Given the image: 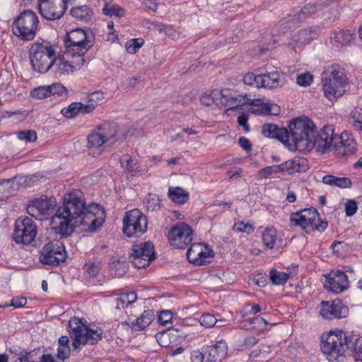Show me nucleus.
<instances>
[{"instance_id": "c756f323", "label": "nucleus", "mask_w": 362, "mask_h": 362, "mask_svg": "<svg viewBox=\"0 0 362 362\" xmlns=\"http://www.w3.org/2000/svg\"><path fill=\"white\" fill-rule=\"evenodd\" d=\"M262 240L264 246L271 250L279 247L281 243L274 227H267L262 231Z\"/></svg>"}, {"instance_id": "052dcab7", "label": "nucleus", "mask_w": 362, "mask_h": 362, "mask_svg": "<svg viewBox=\"0 0 362 362\" xmlns=\"http://www.w3.org/2000/svg\"><path fill=\"white\" fill-rule=\"evenodd\" d=\"M233 230L238 232L246 233L250 234L253 231V228L250 223H245L243 221L234 224Z\"/></svg>"}, {"instance_id": "aec40b11", "label": "nucleus", "mask_w": 362, "mask_h": 362, "mask_svg": "<svg viewBox=\"0 0 362 362\" xmlns=\"http://www.w3.org/2000/svg\"><path fill=\"white\" fill-rule=\"evenodd\" d=\"M333 149L338 157L344 158L356 152V144L350 133L344 132L341 134H335Z\"/></svg>"}, {"instance_id": "6e6552de", "label": "nucleus", "mask_w": 362, "mask_h": 362, "mask_svg": "<svg viewBox=\"0 0 362 362\" xmlns=\"http://www.w3.org/2000/svg\"><path fill=\"white\" fill-rule=\"evenodd\" d=\"M54 57V49L47 42H35L30 48L32 67L40 73H46L51 69Z\"/></svg>"}, {"instance_id": "a19ab883", "label": "nucleus", "mask_w": 362, "mask_h": 362, "mask_svg": "<svg viewBox=\"0 0 362 362\" xmlns=\"http://www.w3.org/2000/svg\"><path fill=\"white\" fill-rule=\"evenodd\" d=\"M349 122L357 130L362 131V109L356 108L352 111Z\"/></svg>"}, {"instance_id": "e2e57ef3", "label": "nucleus", "mask_w": 362, "mask_h": 362, "mask_svg": "<svg viewBox=\"0 0 362 362\" xmlns=\"http://www.w3.org/2000/svg\"><path fill=\"white\" fill-rule=\"evenodd\" d=\"M169 334L167 332H159L156 334V340L162 347H167L169 346Z\"/></svg>"}, {"instance_id": "37998d69", "label": "nucleus", "mask_w": 362, "mask_h": 362, "mask_svg": "<svg viewBox=\"0 0 362 362\" xmlns=\"http://www.w3.org/2000/svg\"><path fill=\"white\" fill-rule=\"evenodd\" d=\"M352 343L349 346L353 350L356 361H362V337L354 339L351 337Z\"/></svg>"}, {"instance_id": "bb28decb", "label": "nucleus", "mask_w": 362, "mask_h": 362, "mask_svg": "<svg viewBox=\"0 0 362 362\" xmlns=\"http://www.w3.org/2000/svg\"><path fill=\"white\" fill-rule=\"evenodd\" d=\"M354 40V35L349 30L334 31L330 37L332 45L337 49L350 46Z\"/></svg>"}, {"instance_id": "a18cd8bd", "label": "nucleus", "mask_w": 362, "mask_h": 362, "mask_svg": "<svg viewBox=\"0 0 362 362\" xmlns=\"http://www.w3.org/2000/svg\"><path fill=\"white\" fill-rule=\"evenodd\" d=\"M280 165L267 166L259 170L258 176L260 180L266 179L274 173H281Z\"/></svg>"}, {"instance_id": "bf43d9fd", "label": "nucleus", "mask_w": 362, "mask_h": 362, "mask_svg": "<svg viewBox=\"0 0 362 362\" xmlns=\"http://www.w3.org/2000/svg\"><path fill=\"white\" fill-rule=\"evenodd\" d=\"M313 81V76L308 73H304L297 76L296 82L300 86H308Z\"/></svg>"}, {"instance_id": "412c9836", "label": "nucleus", "mask_w": 362, "mask_h": 362, "mask_svg": "<svg viewBox=\"0 0 362 362\" xmlns=\"http://www.w3.org/2000/svg\"><path fill=\"white\" fill-rule=\"evenodd\" d=\"M320 314L325 319L342 318L348 315L349 308L339 299L322 301L320 305Z\"/></svg>"}, {"instance_id": "7ed1b4c3", "label": "nucleus", "mask_w": 362, "mask_h": 362, "mask_svg": "<svg viewBox=\"0 0 362 362\" xmlns=\"http://www.w3.org/2000/svg\"><path fill=\"white\" fill-rule=\"evenodd\" d=\"M69 328L70 337L73 339L72 346L75 349L81 345H93L102 339V329L98 327L91 329L84 319L72 317L69 321Z\"/></svg>"}, {"instance_id": "0e129e2a", "label": "nucleus", "mask_w": 362, "mask_h": 362, "mask_svg": "<svg viewBox=\"0 0 362 362\" xmlns=\"http://www.w3.org/2000/svg\"><path fill=\"white\" fill-rule=\"evenodd\" d=\"M173 318V313L170 310H163L158 315V320L162 325H165Z\"/></svg>"}, {"instance_id": "5fc2aeb1", "label": "nucleus", "mask_w": 362, "mask_h": 362, "mask_svg": "<svg viewBox=\"0 0 362 362\" xmlns=\"http://www.w3.org/2000/svg\"><path fill=\"white\" fill-rule=\"evenodd\" d=\"M104 99V94L102 91H94L87 96L88 103H90L94 105V107H96L97 105L99 102Z\"/></svg>"}, {"instance_id": "20e7f679", "label": "nucleus", "mask_w": 362, "mask_h": 362, "mask_svg": "<svg viewBox=\"0 0 362 362\" xmlns=\"http://www.w3.org/2000/svg\"><path fill=\"white\" fill-rule=\"evenodd\" d=\"M348 78L338 64L328 67L322 75V84L325 96L333 100L343 95Z\"/></svg>"}, {"instance_id": "2f4dec72", "label": "nucleus", "mask_w": 362, "mask_h": 362, "mask_svg": "<svg viewBox=\"0 0 362 362\" xmlns=\"http://www.w3.org/2000/svg\"><path fill=\"white\" fill-rule=\"evenodd\" d=\"M97 129L107 142L114 141L118 132V126L114 122H104Z\"/></svg>"}, {"instance_id": "dca6fc26", "label": "nucleus", "mask_w": 362, "mask_h": 362, "mask_svg": "<svg viewBox=\"0 0 362 362\" xmlns=\"http://www.w3.org/2000/svg\"><path fill=\"white\" fill-rule=\"evenodd\" d=\"M69 0H37L41 16L50 21L59 19L67 9Z\"/></svg>"}, {"instance_id": "8fccbe9b", "label": "nucleus", "mask_w": 362, "mask_h": 362, "mask_svg": "<svg viewBox=\"0 0 362 362\" xmlns=\"http://www.w3.org/2000/svg\"><path fill=\"white\" fill-rule=\"evenodd\" d=\"M31 96L37 99H43L49 97L48 86H40L33 89L31 92Z\"/></svg>"}, {"instance_id": "338daca9", "label": "nucleus", "mask_w": 362, "mask_h": 362, "mask_svg": "<svg viewBox=\"0 0 362 362\" xmlns=\"http://www.w3.org/2000/svg\"><path fill=\"white\" fill-rule=\"evenodd\" d=\"M205 358V350L202 352L199 350L193 351L191 353V359L192 362H203Z\"/></svg>"}, {"instance_id": "f704fd0d", "label": "nucleus", "mask_w": 362, "mask_h": 362, "mask_svg": "<svg viewBox=\"0 0 362 362\" xmlns=\"http://www.w3.org/2000/svg\"><path fill=\"white\" fill-rule=\"evenodd\" d=\"M70 13L76 20L88 21L90 19L93 11L90 8L85 5L73 8Z\"/></svg>"}, {"instance_id": "72a5a7b5", "label": "nucleus", "mask_w": 362, "mask_h": 362, "mask_svg": "<svg viewBox=\"0 0 362 362\" xmlns=\"http://www.w3.org/2000/svg\"><path fill=\"white\" fill-rule=\"evenodd\" d=\"M168 195L173 202L180 204H185L189 199V193L179 187H169Z\"/></svg>"}, {"instance_id": "de8ad7c7", "label": "nucleus", "mask_w": 362, "mask_h": 362, "mask_svg": "<svg viewBox=\"0 0 362 362\" xmlns=\"http://www.w3.org/2000/svg\"><path fill=\"white\" fill-rule=\"evenodd\" d=\"M27 303V298L23 296H16L11 300L10 304L5 303L4 305H0V308H5L8 306H13L15 308H19L23 307Z\"/></svg>"}, {"instance_id": "ddd939ff", "label": "nucleus", "mask_w": 362, "mask_h": 362, "mask_svg": "<svg viewBox=\"0 0 362 362\" xmlns=\"http://www.w3.org/2000/svg\"><path fill=\"white\" fill-rule=\"evenodd\" d=\"M130 258L135 267L138 269L145 268L155 259L153 245L151 242L134 245Z\"/></svg>"}, {"instance_id": "473e14b6", "label": "nucleus", "mask_w": 362, "mask_h": 362, "mask_svg": "<svg viewBox=\"0 0 362 362\" xmlns=\"http://www.w3.org/2000/svg\"><path fill=\"white\" fill-rule=\"evenodd\" d=\"M317 35L316 28H305L295 33L292 36V40L296 43L307 44Z\"/></svg>"}, {"instance_id": "423d86ee", "label": "nucleus", "mask_w": 362, "mask_h": 362, "mask_svg": "<svg viewBox=\"0 0 362 362\" xmlns=\"http://www.w3.org/2000/svg\"><path fill=\"white\" fill-rule=\"evenodd\" d=\"M352 339L342 331L330 332L325 339L322 340L321 349L330 361H339L346 350L349 348Z\"/></svg>"}, {"instance_id": "09e8293b", "label": "nucleus", "mask_w": 362, "mask_h": 362, "mask_svg": "<svg viewBox=\"0 0 362 362\" xmlns=\"http://www.w3.org/2000/svg\"><path fill=\"white\" fill-rule=\"evenodd\" d=\"M217 323V319L210 313H204L200 317V324L205 327H212Z\"/></svg>"}, {"instance_id": "b1692460", "label": "nucleus", "mask_w": 362, "mask_h": 362, "mask_svg": "<svg viewBox=\"0 0 362 362\" xmlns=\"http://www.w3.org/2000/svg\"><path fill=\"white\" fill-rule=\"evenodd\" d=\"M262 134L268 138H273L280 141L287 146L289 143V132L286 128L279 127L277 125L270 123L262 126Z\"/></svg>"}, {"instance_id": "4c0bfd02", "label": "nucleus", "mask_w": 362, "mask_h": 362, "mask_svg": "<svg viewBox=\"0 0 362 362\" xmlns=\"http://www.w3.org/2000/svg\"><path fill=\"white\" fill-rule=\"evenodd\" d=\"M103 12L105 16L117 18L124 16L125 13L123 8L112 3H105L103 8Z\"/></svg>"}, {"instance_id": "6ab92c4d", "label": "nucleus", "mask_w": 362, "mask_h": 362, "mask_svg": "<svg viewBox=\"0 0 362 362\" xmlns=\"http://www.w3.org/2000/svg\"><path fill=\"white\" fill-rule=\"evenodd\" d=\"M334 127L332 125L325 126L319 133H316L315 130V136L310 140L312 146L310 150L314 147L316 148L317 152L324 153L327 151L333 148L334 137H335Z\"/></svg>"}, {"instance_id": "79ce46f5", "label": "nucleus", "mask_w": 362, "mask_h": 362, "mask_svg": "<svg viewBox=\"0 0 362 362\" xmlns=\"http://www.w3.org/2000/svg\"><path fill=\"white\" fill-rule=\"evenodd\" d=\"M145 204L148 211H157L160 209V200L156 194H149L146 199Z\"/></svg>"}, {"instance_id": "9b49d317", "label": "nucleus", "mask_w": 362, "mask_h": 362, "mask_svg": "<svg viewBox=\"0 0 362 362\" xmlns=\"http://www.w3.org/2000/svg\"><path fill=\"white\" fill-rule=\"evenodd\" d=\"M213 95L218 106L228 107L226 110L227 114L245 105H256L255 100L247 98L246 95H233L229 90H214Z\"/></svg>"}, {"instance_id": "69168bd1", "label": "nucleus", "mask_w": 362, "mask_h": 362, "mask_svg": "<svg viewBox=\"0 0 362 362\" xmlns=\"http://www.w3.org/2000/svg\"><path fill=\"white\" fill-rule=\"evenodd\" d=\"M70 352L69 346H59L57 349V358L64 361L69 357Z\"/></svg>"}, {"instance_id": "4d7b16f0", "label": "nucleus", "mask_w": 362, "mask_h": 362, "mask_svg": "<svg viewBox=\"0 0 362 362\" xmlns=\"http://www.w3.org/2000/svg\"><path fill=\"white\" fill-rule=\"evenodd\" d=\"M333 252L339 257L344 256V252L346 249V245L343 242L335 241L332 245Z\"/></svg>"}, {"instance_id": "49530a36", "label": "nucleus", "mask_w": 362, "mask_h": 362, "mask_svg": "<svg viewBox=\"0 0 362 362\" xmlns=\"http://www.w3.org/2000/svg\"><path fill=\"white\" fill-rule=\"evenodd\" d=\"M17 137L18 139L25 142H35L37 138L36 132L32 129L18 132Z\"/></svg>"}, {"instance_id": "1a4fd4ad", "label": "nucleus", "mask_w": 362, "mask_h": 362, "mask_svg": "<svg viewBox=\"0 0 362 362\" xmlns=\"http://www.w3.org/2000/svg\"><path fill=\"white\" fill-rule=\"evenodd\" d=\"M57 202L55 198L42 195L28 202L27 211L29 215L37 220H47L56 212Z\"/></svg>"}, {"instance_id": "c9c22d12", "label": "nucleus", "mask_w": 362, "mask_h": 362, "mask_svg": "<svg viewBox=\"0 0 362 362\" xmlns=\"http://www.w3.org/2000/svg\"><path fill=\"white\" fill-rule=\"evenodd\" d=\"M137 299L135 292L123 293L116 298V308L124 309L133 304Z\"/></svg>"}, {"instance_id": "9d476101", "label": "nucleus", "mask_w": 362, "mask_h": 362, "mask_svg": "<svg viewBox=\"0 0 362 362\" xmlns=\"http://www.w3.org/2000/svg\"><path fill=\"white\" fill-rule=\"evenodd\" d=\"M146 217L139 209L126 212L123 218V232L128 237H139L147 230Z\"/></svg>"}, {"instance_id": "c03bdc74", "label": "nucleus", "mask_w": 362, "mask_h": 362, "mask_svg": "<svg viewBox=\"0 0 362 362\" xmlns=\"http://www.w3.org/2000/svg\"><path fill=\"white\" fill-rule=\"evenodd\" d=\"M79 103H72L68 107L63 108L61 113L66 118H73L80 113Z\"/></svg>"}, {"instance_id": "3c124183", "label": "nucleus", "mask_w": 362, "mask_h": 362, "mask_svg": "<svg viewBox=\"0 0 362 362\" xmlns=\"http://www.w3.org/2000/svg\"><path fill=\"white\" fill-rule=\"evenodd\" d=\"M358 210V204L354 199H348L344 204V211L347 216H354Z\"/></svg>"}, {"instance_id": "a211bd4d", "label": "nucleus", "mask_w": 362, "mask_h": 362, "mask_svg": "<svg viewBox=\"0 0 362 362\" xmlns=\"http://www.w3.org/2000/svg\"><path fill=\"white\" fill-rule=\"evenodd\" d=\"M74 61L69 62L64 57H54L51 69L57 78L66 76L75 70L80 69L85 62L84 57H75Z\"/></svg>"}, {"instance_id": "680f3d73", "label": "nucleus", "mask_w": 362, "mask_h": 362, "mask_svg": "<svg viewBox=\"0 0 362 362\" xmlns=\"http://www.w3.org/2000/svg\"><path fill=\"white\" fill-rule=\"evenodd\" d=\"M334 186L342 189L351 188L352 186L351 180L349 177H337Z\"/></svg>"}, {"instance_id": "58836bf2", "label": "nucleus", "mask_w": 362, "mask_h": 362, "mask_svg": "<svg viewBox=\"0 0 362 362\" xmlns=\"http://www.w3.org/2000/svg\"><path fill=\"white\" fill-rule=\"evenodd\" d=\"M105 143H107V141L97 128L88 136V145L90 148H98Z\"/></svg>"}, {"instance_id": "f257e3e1", "label": "nucleus", "mask_w": 362, "mask_h": 362, "mask_svg": "<svg viewBox=\"0 0 362 362\" xmlns=\"http://www.w3.org/2000/svg\"><path fill=\"white\" fill-rule=\"evenodd\" d=\"M105 221L104 211L96 204L86 205L85 199L80 190H73L64 196L63 205L59 206L52 217V229L57 234L69 236L76 226H87V230L93 232Z\"/></svg>"}, {"instance_id": "0eeeda50", "label": "nucleus", "mask_w": 362, "mask_h": 362, "mask_svg": "<svg viewBox=\"0 0 362 362\" xmlns=\"http://www.w3.org/2000/svg\"><path fill=\"white\" fill-rule=\"evenodd\" d=\"M39 28V20L31 10L22 11L13 21L12 31L18 38L29 41L35 38Z\"/></svg>"}, {"instance_id": "cd10ccee", "label": "nucleus", "mask_w": 362, "mask_h": 362, "mask_svg": "<svg viewBox=\"0 0 362 362\" xmlns=\"http://www.w3.org/2000/svg\"><path fill=\"white\" fill-rule=\"evenodd\" d=\"M119 162L126 173H129L132 177L141 175L146 172V169L142 168L138 165L136 159L133 158L128 154L122 156Z\"/></svg>"}, {"instance_id": "774afa93", "label": "nucleus", "mask_w": 362, "mask_h": 362, "mask_svg": "<svg viewBox=\"0 0 362 362\" xmlns=\"http://www.w3.org/2000/svg\"><path fill=\"white\" fill-rule=\"evenodd\" d=\"M238 144L243 149L247 152H250L252 150V145L248 139L241 136L238 139Z\"/></svg>"}, {"instance_id": "7c9ffc66", "label": "nucleus", "mask_w": 362, "mask_h": 362, "mask_svg": "<svg viewBox=\"0 0 362 362\" xmlns=\"http://www.w3.org/2000/svg\"><path fill=\"white\" fill-rule=\"evenodd\" d=\"M155 315L152 310H146L143 313L132 321L130 327L136 331L145 329L154 320Z\"/></svg>"}, {"instance_id": "6e6d98bb", "label": "nucleus", "mask_w": 362, "mask_h": 362, "mask_svg": "<svg viewBox=\"0 0 362 362\" xmlns=\"http://www.w3.org/2000/svg\"><path fill=\"white\" fill-rule=\"evenodd\" d=\"M139 39H133L126 43L127 52L134 54L141 47L143 42Z\"/></svg>"}, {"instance_id": "c85d7f7f", "label": "nucleus", "mask_w": 362, "mask_h": 362, "mask_svg": "<svg viewBox=\"0 0 362 362\" xmlns=\"http://www.w3.org/2000/svg\"><path fill=\"white\" fill-rule=\"evenodd\" d=\"M281 171L288 174L305 172L308 168L307 160L303 158H295L280 164Z\"/></svg>"}, {"instance_id": "e433bc0d", "label": "nucleus", "mask_w": 362, "mask_h": 362, "mask_svg": "<svg viewBox=\"0 0 362 362\" xmlns=\"http://www.w3.org/2000/svg\"><path fill=\"white\" fill-rule=\"evenodd\" d=\"M316 6L312 4H308L300 10L295 11L294 14L291 16V21L294 23L300 22L306 18L308 15L315 13Z\"/></svg>"}, {"instance_id": "393cba45", "label": "nucleus", "mask_w": 362, "mask_h": 362, "mask_svg": "<svg viewBox=\"0 0 362 362\" xmlns=\"http://www.w3.org/2000/svg\"><path fill=\"white\" fill-rule=\"evenodd\" d=\"M226 343L221 340L205 349V358L208 362H221L227 355Z\"/></svg>"}, {"instance_id": "f03ea898", "label": "nucleus", "mask_w": 362, "mask_h": 362, "mask_svg": "<svg viewBox=\"0 0 362 362\" xmlns=\"http://www.w3.org/2000/svg\"><path fill=\"white\" fill-rule=\"evenodd\" d=\"M289 143L287 147L291 150L300 151H310V140L315 136V127L307 117L296 118L289 124Z\"/></svg>"}, {"instance_id": "603ef678", "label": "nucleus", "mask_w": 362, "mask_h": 362, "mask_svg": "<svg viewBox=\"0 0 362 362\" xmlns=\"http://www.w3.org/2000/svg\"><path fill=\"white\" fill-rule=\"evenodd\" d=\"M259 74H255L254 73H247L246 74L243 78V81L245 84L259 88Z\"/></svg>"}, {"instance_id": "ea45409f", "label": "nucleus", "mask_w": 362, "mask_h": 362, "mask_svg": "<svg viewBox=\"0 0 362 362\" xmlns=\"http://www.w3.org/2000/svg\"><path fill=\"white\" fill-rule=\"evenodd\" d=\"M290 275L285 272H280L276 269L271 270L269 273V278L272 282L275 285H284L285 284Z\"/></svg>"}, {"instance_id": "2eb2a0df", "label": "nucleus", "mask_w": 362, "mask_h": 362, "mask_svg": "<svg viewBox=\"0 0 362 362\" xmlns=\"http://www.w3.org/2000/svg\"><path fill=\"white\" fill-rule=\"evenodd\" d=\"M170 245L178 249H184L191 244L193 239V230L185 223L180 222L173 226L169 233Z\"/></svg>"}, {"instance_id": "f3484780", "label": "nucleus", "mask_w": 362, "mask_h": 362, "mask_svg": "<svg viewBox=\"0 0 362 362\" xmlns=\"http://www.w3.org/2000/svg\"><path fill=\"white\" fill-rule=\"evenodd\" d=\"M317 216L318 213L315 209H305L291 215V226H300L307 233H310L313 231L314 222Z\"/></svg>"}, {"instance_id": "f8f14e48", "label": "nucleus", "mask_w": 362, "mask_h": 362, "mask_svg": "<svg viewBox=\"0 0 362 362\" xmlns=\"http://www.w3.org/2000/svg\"><path fill=\"white\" fill-rule=\"evenodd\" d=\"M37 235V227L28 218H19L16 221L13 239L16 243L30 244Z\"/></svg>"}, {"instance_id": "a878e982", "label": "nucleus", "mask_w": 362, "mask_h": 362, "mask_svg": "<svg viewBox=\"0 0 362 362\" xmlns=\"http://www.w3.org/2000/svg\"><path fill=\"white\" fill-rule=\"evenodd\" d=\"M259 88H276L284 85L283 78L278 71L259 74Z\"/></svg>"}, {"instance_id": "5701e85b", "label": "nucleus", "mask_w": 362, "mask_h": 362, "mask_svg": "<svg viewBox=\"0 0 362 362\" xmlns=\"http://www.w3.org/2000/svg\"><path fill=\"white\" fill-rule=\"evenodd\" d=\"M325 279L324 286L332 293H340L349 287L348 276L343 271H332Z\"/></svg>"}, {"instance_id": "4468645a", "label": "nucleus", "mask_w": 362, "mask_h": 362, "mask_svg": "<svg viewBox=\"0 0 362 362\" xmlns=\"http://www.w3.org/2000/svg\"><path fill=\"white\" fill-rule=\"evenodd\" d=\"M66 251L60 241L49 242L42 249L40 260L44 264L57 266L66 259Z\"/></svg>"}, {"instance_id": "4be33fe9", "label": "nucleus", "mask_w": 362, "mask_h": 362, "mask_svg": "<svg viewBox=\"0 0 362 362\" xmlns=\"http://www.w3.org/2000/svg\"><path fill=\"white\" fill-rule=\"evenodd\" d=\"M214 257L213 250L203 243L191 244L187 252L188 261L195 265H203Z\"/></svg>"}, {"instance_id": "864d4df0", "label": "nucleus", "mask_w": 362, "mask_h": 362, "mask_svg": "<svg viewBox=\"0 0 362 362\" xmlns=\"http://www.w3.org/2000/svg\"><path fill=\"white\" fill-rule=\"evenodd\" d=\"M86 272L90 277H96L101 269L100 262H93L86 264Z\"/></svg>"}, {"instance_id": "13d9d810", "label": "nucleus", "mask_w": 362, "mask_h": 362, "mask_svg": "<svg viewBox=\"0 0 362 362\" xmlns=\"http://www.w3.org/2000/svg\"><path fill=\"white\" fill-rule=\"evenodd\" d=\"M48 88L49 97L55 95H62L63 93L66 92L65 87L62 84L59 83H53L50 86H48Z\"/></svg>"}, {"instance_id": "39448f33", "label": "nucleus", "mask_w": 362, "mask_h": 362, "mask_svg": "<svg viewBox=\"0 0 362 362\" xmlns=\"http://www.w3.org/2000/svg\"><path fill=\"white\" fill-rule=\"evenodd\" d=\"M66 57H83L94 45V37L87 34L83 29L77 28L66 33L64 40Z\"/></svg>"}]
</instances>
